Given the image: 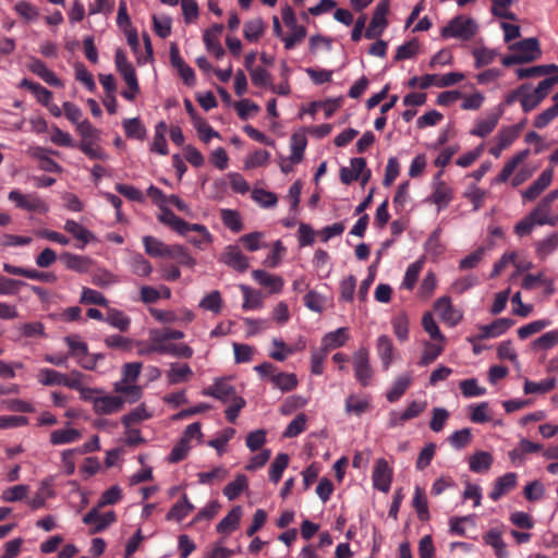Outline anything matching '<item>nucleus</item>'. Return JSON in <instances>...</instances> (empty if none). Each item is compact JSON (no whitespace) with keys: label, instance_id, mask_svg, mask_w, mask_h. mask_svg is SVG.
Segmentation results:
<instances>
[{"label":"nucleus","instance_id":"f257e3e1","mask_svg":"<svg viewBox=\"0 0 558 558\" xmlns=\"http://www.w3.org/2000/svg\"><path fill=\"white\" fill-rule=\"evenodd\" d=\"M80 399L92 404L96 415H111L120 412L125 403L122 396L111 395L99 387H89L83 381L78 389Z\"/></svg>","mask_w":558,"mask_h":558},{"label":"nucleus","instance_id":"f03ea898","mask_svg":"<svg viewBox=\"0 0 558 558\" xmlns=\"http://www.w3.org/2000/svg\"><path fill=\"white\" fill-rule=\"evenodd\" d=\"M36 378L43 386H64L78 392L85 375L78 371H73L66 375L52 368L41 367L38 369Z\"/></svg>","mask_w":558,"mask_h":558},{"label":"nucleus","instance_id":"7ed1b4c3","mask_svg":"<svg viewBox=\"0 0 558 558\" xmlns=\"http://www.w3.org/2000/svg\"><path fill=\"white\" fill-rule=\"evenodd\" d=\"M477 31L478 25L474 19L466 15H458L442 27L440 35L445 39L454 38L466 41L473 38Z\"/></svg>","mask_w":558,"mask_h":558},{"label":"nucleus","instance_id":"20e7f679","mask_svg":"<svg viewBox=\"0 0 558 558\" xmlns=\"http://www.w3.org/2000/svg\"><path fill=\"white\" fill-rule=\"evenodd\" d=\"M352 365L357 383L363 387L369 386L374 377V369L371 365L369 352L366 348L362 347L353 353Z\"/></svg>","mask_w":558,"mask_h":558},{"label":"nucleus","instance_id":"39448f33","mask_svg":"<svg viewBox=\"0 0 558 558\" xmlns=\"http://www.w3.org/2000/svg\"><path fill=\"white\" fill-rule=\"evenodd\" d=\"M8 198L17 208L26 211L45 214L49 210L48 204L35 193L24 194L19 190H12L8 194Z\"/></svg>","mask_w":558,"mask_h":558},{"label":"nucleus","instance_id":"423d86ee","mask_svg":"<svg viewBox=\"0 0 558 558\" xmlns=\"http://www.w3.org/2000/svg\"><path fill=\"white\" fill-rule=\"evenodd\" d=\"M434 311L440 320L449 327L459 325L463 319V311L452 304L449 296H441L434 303Z\"/></svg>","mask_w":558,"mask_h":558},{"label":"nucleus","instance_id":"0eeeda50","mask_svg":"<svg viewBox=\"0 0 558 558\" xmlns=\"http://www.w3.org/2000/svg\"><path fill=\"white\" fill-rule=\"evenodd\" d=\"M389 12V1L383 0L377 3L371 23L365 31V37L367 39H375L383 35L388 26L387 14Z\"/></svg>","mask_w":558,"mask_h":558},{"label":"nucleus","instance_id":"6e6552de","mask_svg":"<svg viewBox=\"0 0 558 558\" xmlns=\"http://www.w3.org/2000/svg\"><path fill=\"white\" fill-rule=\"evenodd\" d=\"M509 49L512 52H515L521 64L533 62V61L539 59L542 56L539 43L534 37L525 38L518 43L511 44L509 46Z\"/></svg>","mask_w":558,"mask_h":558},{"label":"nucleus","instance_id":"1a4fd4ad","mask_svg":"<svg viewBox=\"0 0 558 558\" xmlns=\"http://www.w3.org/2000/svg\"><path fill=\"white\" fill-rule=\"evenodd\" d=\"M522 126L517 124L501 129L494 138L495 144L489 148V154L499 158L501 153L519 137Z\"/></svg>","mask_w":558,"mask_h":558},{"label":"nucleus","instance_id":"9d476101","mask_svg":"<svg viewBox=\"0 0 558 558\" xmlns=\"http://www.w3.org/2000/svg\"><path fill=\"white\" fill-rule=\"evenodd\" d=\"M425 409V401H412L404 411H391L389 413L388 426L390 428L402 426L404 422L417 417Z\"/></svg>","mask_w":558,"mask_h":558},{"label":"nucleus","instance_id":"9b49d317","mask_svg":"<svg viewBox=\"0 0 558 558\" xmlns=\"http://www.w3.org/2000/svg\"><path fill=\"white\" fill-rule=\"evenodd\" d=\"M452 199V189L442 180H440V173L437 174L433 183V193L428 197V201L436 205L437 210L440 211L448 207Z\"/></svg>","mask_w":558,"mask_h":558},{"label":"nucleus","instance_id":"f8f14e48","mask_svg":"<svg viewBox=\"0 0 558 558\" xmlns=\"http://www.w3.org/2000/svg\"><path fill=\"white\" fill-rule=\"evenodd\" d=\"M99 508L98 506L93 508L83 518V522L92 526V533L104 531L117 520V515L113 511L100 513Z\"/></svg>","mask_w":558,"mask_h":558},{"label":"nucleus","instance_id":"ddd939ff","mask_svg":"<svg viewBox=\"0 0 558 558\" xmlns=\"http://www.w3.org/2000/svg\"><path fill=\"white\" fill-rule=\"evenodd\" d=\"M554 170L547 168L538 175V178L524 191L521 192L523 201L532 202L536 199L551 183Z\"/></svg>","mask_w":558,"mask_h":558},{"label":"nucleus","instance_id":"4468645a","mask_svg":"<svg viewBox=\"0 0 558 558\" xmlns=\"http://www.w3.org/2000/svg\"><path fill=\"white\" fill-rule=\"evenodd\" d=\"M372 480L374 487L378 490L387 493L390 489L392 482V470L385 459H378L376 461Z\"/></svg>","mask_w":558,"mask_h":558},{"label":"nucleus","instance_id":"2eb2a0df","mask_svg":"<svg viewBox=\"0 0 558 558\" xmlns=\"http://www.w3.org/2000/svg\"><path fill=\"white\" fill-rule=\"evenodd\" d=\"M252 277L259 286L266 288L270 294H278L283 290L284 280L278 275L255 269L252 271Z\"/></svg>","mask_w":558,"mask_h":558},{"label":"nucleus","instance_id":"dca6fc26","mask_svg":"<svg viewBox=\"0 0 558 558\" xmlns=\"http://www.w3.org/2000/svg\"><path fill=\"white\" fill-rule=\"evenodd\" d=\"M220 260L227 266L239 270L245 271L248 268V258L235 245H228L225 247L220 256Z\"/></svg>","mask_w":558,"mask_h":558},{"label":"nucleus","instance_id":"f3484780","mask_svg":"<svg viewBox=\"0 0 558 558\" xmlns=\"http://www.w3.org/2000/svg\"><path fill=\"white\" fill-rule=\"evenodd\" d=\"M518 485V475L514 472H508L496 478L489 498L494 501L514 489Z\"/></svg>","mask_w":558,"mask_h":558},{"label":"nucleus","instance_id":"a211bd4d","mask_svg":"<svg viewBox=\"0 0 558 558\" xmlns=\"http://www.w3.org/2000/svg\"><path fill=\"white\" fill-rule=\"evenodd\" d=\"M204 395L214 397L223 403H230L234 399L240 398L234 388L223 379L215 380L214 385L204 391Z\"/></svg>","mask_w":558,"mask_h":558},{"label":"nucleus","instance_id":"6ab92c4d","mask_svg":"<svg viewBox=\"0 0 558 558\" xmlns=\"http://www.w3.org/2000/svg\"><path fill=\"white\" fill-rule=\"evenodd\" d=\"M63 229L78 242L76 245L78 248H84L89 242L96 240V236L92 231L75 220H66L64 222Z\"/></svg>","mask_w":558,"mask_h":558},{"label":"nucleus","instance_id":"aec40b11","mask_svg":"<svg viewBox=\"0 0 558 558\" xmlns=\"http://www.w3.org/2000/svg\"><path fill=\"white\" fill-rule=\"evenodd\" d=\"M376 352L381 362L383 369H389L395 361V347L392 340L388 336L381 335L378 337L376 342Z\"/></svg>","mask_w":558,"mask_h":558},{"label":"nucleus","instance_id":"412c9836","mask_svg":"<svg viewBox=\"0 0 558 558\" xmlns=\"http://www.w3.org/2000/svg\"><path fill=\"white\" fill-rule=\"evenodd\" d=\"M349 338V331L345 327L327 332L322 339L320 350L328 354L329 351L343 347Z\"/></svg>","mask_w":558,"mask_h":558},{"label":"nucleus","instance_id":"4be33fe9","mask_svg":"<svg viewBox=\"0 0 558 558\" xmlns=\"http://www.w3.org/2000/svg\"><path fill=\"white\" fill-rule=\"evenodd\" d=\"M483 541L490 546L497 558H508L507 544L502 538V532L497 529H490L483 535Z\"/></svg>","mask_w":558,"mask_h":558},{"label":"nucleus","instance_id":"5701e85b","mask_svg":"<svg viewBox=\"0 0 558 558\" xmlns=\"http://www.w3.org/2000/svg\"><path fill=\"white\" fill-rule=\"evenodd\" d=\"M499 118L500 113H490L485 118L477 119L470 134L477 137H486L496 129Z\"/></svg>","mask_w":558,"mask_h":558},{"label":"nucleus","instance_id":"b1692460","mask_svg":"<svg viewBox=\"0 0 558 558\" xmlns=\"http://www.w3.org/2000/svg\"><path fill=\"white\" fill-rule=\"evenodd\" d=\"M28 69L47 84L54 87H63L62 81L41 60L33 59L28 64Z\"/></svg>","mask_w":558,"mask_h":558},{"label":"nucleus","instance_id":"393cba45","mask_svg":"<svg viewBox=\"0 0 558 558\" xmlns=\"http://www.w3.org/2000/svg\"><path fill=\"white\" fill-rule=\"evenodd\" d=\"M513 320L510 318H499L492 324L480 327V339L496 338L505 333L511 326Z\"/></svg>","mask_w":558,"mask_h":558},{"label":"nucleus","instance_id":"a878e982","mask_svg":"<svg viewBox=\"0 0 558 558\" xmlns=\"http://www.w3.org/2000/svg\"><path fill=\"white\" fill-rule=\"evenodd\" d=\"M54 496L52 487V480L45 478L40 482L37 493L32 499L28 500V505L32 509L37 510L45 507L47 499Z\"/></svg>","mask_w":558,"mask_h":558},{"label":"nucleus","instance_id":"bb28decb","mask_svg":"<svg viewBox=\"0 0 558 558\" xmlns=\"http://www.w3.org/2000/svg\"><path fill=\"white\" fill-rule=\"evenodd\" d=\"M81 437V432L68 424L65 427L54 429L50 433V442L53 446L68 445L77 441Z\"/></svg>","mask_w":558,"mask_h":558},{"label":"nucleus","instance_id":"cd10ccee","mask_svg":"<svg viewBox=\"0 0 558 558\" xmlns=\"http://www.w3.org/2000/svg\"><path fill=\"white\" fill-rule=\"evenodd\" d=\"M242 514L243 510L241 506L233 507L229 513L217 524V532L227 535L235 531L240 524Z\"/></svg>","mask_w":558,"mask_h":558},{"label":"nucleus","instance_id":"c85d7f7f","mask_svg":"<svg viewBox=\"0 0 558 558\" xmlns=\"http://www.w3.org/2000/svg\"><path fill=\"white\" fill-rule=\"evenodd\" d=\"M412 384V376L410 373L399 375L392 383L391 387L386 393L389 402H397Z\"/></svg>","mask_w":558,"mask_h":558},{"label":"nucleus","instance_id":"c756f323","mask_svg":"<svg viewBox=\"0 0 558 558\" xmlns=\"http://www.w3.org/2000/svg\"><path fill=\"white\" fill-rule=\"evenodd\" d=\"M366 168L364 158H353L349 167H343L340 170V180L344 184H350L356 181Z\"/></svg>","mask_w":558,"mask_h":558},{"label":"nucleus","instance_id":"7c9ffc66","mask_svg":"<svg viewBox=\"0 0 558 558\" xmlns=\"http://www.w3.org/2000/svg\"><path fill=\"white\" fill-rule=\"evenodd\" d=\"M494 462L493 456L487 451H476L469 458V468L474 473H486Z\"/></svg>","mask_w":558,"mask_h":558},{"label":"nucleus","instance_id":"2f4dec72","mask_svg":"<svg viewBox=\"0 0 558 558\" xmlns=\"http://www.w3.org/2000/svg\"><path fill=\"white\" fill-rule=\"evenodd\" d=\"M371 407V398L368 396L349 395L345 399V412L348 414L362 415Z\"/></svg>","mask_w":558,"mask_h":558},{"label":"nucleus","instance_id":"473e14b6","mask_svg":"<svg viewBox=\"0 0 558 558\" xmlns=\"http://www.w3.org/2000/svg\"><path fill=\"white\" fill-rule=\"evenodd\" d=\"M61 259L63 260V263L68 269H71V270H74V271H77L81 274L87 272L93 264V260L89 257L83 256V255H76V254H72V253H64L61 256Z\"/></svg>","mask_w":558,"mask_h":558},{"label":"nucleus","instance_id":"72a5a7b5","mask_svg":"<svg viewBox=\"0 0 558 558\" xmlns=\"http://www.w3.org/2000/svg\"><path fill=\"white\" fill-rule=\"evenodd\" d=\"M270 381L275 388L282 392H289L296 388L299 381L293 373L276 372L271 374Z\"/></svg>","mask_w":558,"mask_h":558},{"label":"nucleus","instance_id":"f704fd0d","mask_svg":"<svg viewBox=\"0 0 558 558\" xmlns=\"http://www.w3.org/2000/svg\"><path fill=\"white\" fill-rule=\"evenodd\" d=\"M529 149H524L515 154L509 161L506 162L498 177L495 178L494 183L507 182L514 172L515 168L529 156Z\"/></svg>","mask_w":558,"mask_h":558},{"label":"nucleus","instance_id":"c9c22d12","mask_svg":"<svg viewBox=\"0 0 558 558\" xmlns=\"http://www.w3.org/2000/svg\"><path fill=\"white\" fill-rule=\"evenodd\" d=\"M143 244L146 254L151 257H165L170 254L171 246H168L157 238L145 235L143 236Z\"/></svg>","mask_w":558,"mask_h":558},{"label":"nucleus","instance_id":"e433bc0d","mask_svg":"<svg viewBox=\"0 0 558 558\" xmlns=\"http://www.w3.org/2000/svg\"><path fill=\"white\" fill-rule=\"evenodd\" d=\"M240 290L243 294L242 308L245 311L260 310L264 306V301L260 292L253 290L252 288L240 284Z\"/></svg>","mask_w":558,"mask_h":558},{"label":"nucleus","instance_id":"4c0bfd02","mask_svg":"<svg viewBox=\"0 0 558 558\" xmlns=\"http://www.w3.org/2000/svg\"><path fill=\"white\" fill-rule=\"evenodd\" d=\"M131 271L138 277H148L153 272V266L142 254L135 253L128 260Z\"/></svg>","mask_w":558,"mask_h":558},{"label":"nucleus","instance_id":"58836bf2","mask_svg":"<svg viewBox=\"0 0 558 558\" xmlns=\"http://www.w3.org/2000/svg\"><path fill=\"white\" fill-rule=\"evenodd\" d=\"M192 375L193 371L187 364L172 363L167 372V378L172 385L187 381Z\"/></svg>","mask_w":558,"mask_h":558},{"label":"nucleus","instance_id":"ea45409f","mask_svg":"<svg viewBox=\"0 0 558 558\" xmlns=\"http://www.w3.org/2000/svg\"><path fill=\"white\" fill-rule=\"evenodd\" d=\"M153 416V413L146 408L145 404H140L129 413L122 416L121 423L123 427H128L129 425H135L142 423L144 421L149 420Z\"/></svg>","mask_w":558,"mask_h":558},{"label":"nucleus","instance_id":"a19ab883","mask_svg":"<svg viewBox=\"0 0 558 558\" xmlns=\"http://www.w3.org/2000/svg\"><path fill=\"white\" fill-rule=\"evenodd\" d=\"M194 506L189 501L186 495H184L179 501H177L166 515L167 520L181 521L192 512Z\"/></svg>","mask_w":558,"mask_h":558},{"label":"nucleus","instance_id":"79ce46f5","mask_svg":"<svg viewBox=\"0 0 558 558\" xmlns=\"http://www.w3.org/2000/svg\"><path fill=\"white\" fill-rule=\"evenodd\" d=\"M167 133V124L163 121H160L155 126V135L151 143L150 150L156 151L159 155L168 154V145L166 141Z\"/></svg>","mask_w":558,"mask_h":558},{"label":"nucleus","instance_id":"37998d69","mask_svg":"<svg viewBox=\"0 0 558 558\" xmlns=\"http://www.w3.org/2000/svg\"><path fill=\"white\" fill-rule=\"evenodd\" d=\"M551 205V202L543 197L538 205L531 211L533 217H535L538 220V226L555 223L554 219L550 216Z\"/></svg>","mask_w":558,"mask_h":558},{"label":"nucleus","instance_id":"c03bdc74","mask_svg":"<svg viewBox=\"0 0 558 558\" xmlns=\"http://www.w3.org/2000/svg\"><path fill=\"white\" fill-rule=\"evenodd\" d=\"M105 322L120 331H126L131 324L130 317L117 308H109Z\"/></svg>","mask_w":558,"mask_h":558},{"label":"nucleus","instance_id":"a18cd8bd","mask_svg":"<svg viewBox=\"0 0 558 558\" xmlns=\"http://www.w3.org/2000/svg\"><path fill=\"white\" fill-rule=\"evenodd\" d=\"M499 56L498 50L481 47L473 50L474 65L476 69L492 64L495 59Z\"/></svg>","mask_w":558,"mask_h":558},{"label":"nucleus","instance_id":"49530a36","mask_svg":"<svg viewBox=\"0 0 558 558\" xmlns=\"http://www.w3.org/2000/svg\"><path fill=\"white\" fill-rule=\"evenodd\" d=\"M412 505L420 520L427 521L429 519L427 499L425 497L424 490L418 486H416L414 489Z\"/></svg>","mask_w":558,"mask_h":558},{"label":"nucleus","instance_id":"de8ad7c7","mask_svg":"<svg viewBox=\"0 0 558 558\" xmlns=\"http://www.w3.org/2000/svg\"><path fill=\"white\" fill-rule=\"evenodd\" d=\"M222 298L219 291L215 290L210 293L206 294L201 301H199V307L209 311L214 314H219L222 310Z\"/></svg>","mask_w":558,"mask_h":558},{"label":"nucleus","instance_id":"09e8293b","mask_svg":"<svg viewBox=\"0 0 558 558\" xmlns=\"http://www.w3.org/2000/svg\"><path fill=\"white\" fill-rule=\"evenodd\" d=\"M444 351V342H425L424 350L420 360L421 366H426L434 362Z\"/></svg>","mask_w":558,"mask_h":558},{"label":"nucleus","instance_id":"8fccbe9b","mask_svg":"<svg viewBox=\"0 0 558 558\" xmlns=\"http://www.w3.org/2000/svg\"><path fill=\"white\" fill-rule=\"evenodd\" d=\"M307 141L306 137L302 134H293L290 141V161L292 163H299L303 159V153L305 150Z\"/></svg>","mask_w":558,"mask_h":558},{"label":"nucleus","instance_id":"3c124183","mask_svg":"<svg viewBox=\"0 0 558 558\" xmlns=\"http://www.w3.org/2000/svg\"><path fill=\"white\" fill-rule=\"evenodd\" d=\"M64 342L68 344L70 349V354L77 359H82L87 355L88 348L87 343L81 339L77 335H71L64 338Z\"/></svg>","mask_w":558,"mask_h":558},{"label":"nucleus","instance_id":"603ef678","mask_svg":"<svg viewBox=\"0 0 558 558\" xmlns=\"http://www.w3.org/2000/svg\"><path fill=\"white\" fill-rule=\"evenodd\" d=\"M158 220L161 223L169 226L172 230H174L179 234H181L182 228L185 227V221L183 219H181L180 217H178L177 215H174L171 210H169L167 208V206L162 207L160 209V214L158 215Z\"/></svg>","mask_w":558,"mask_h":558},{"label":"nucleus","instance_id":"864d4df0","mask_svg":"<svg viewBox=\"0 0 558 558\" xmlns=\"http://www.w3.org/2000/svg\"><path fill=\"white\" fill-rule=\"evenodd\" d=\"M558 247V234L553 233L535 244V250L541 258H546Z\"/></svg>","mask_w":558,"mask_h":558},{"label":"nucleus","instance_id":"5fc2aeb1","mask_svg":"<svg viewBox=\"0 0 558 558\" xmlns=\"http://www.w3.org/2000/svg\"><path fill=\"white\" fill-rule=\"evenodd\" d=\"M288 464L289 456L287 453L277 454L269 469V480L274 483H278Z\"/></svg>","mask_w":558,"mask_h":558},{"label":"nucleus","instance_id":"6e6d98bb","mask_svg":"<svg viewBox=\"0 0 558 558\" xmlns=\"http://www.w3.org/2000/svg\"><path fill=\"white\" fill-rule=\"evenodd\" d=\"M243 33H244V37L246 40L252 41V43L257 41L264 33L263 20L259 17H256V19L247 21L244 24Z\"/></svg>","mask_w":558,"mask_h":558},{"label":"nucleus","instance_id":"4d7b16f0","mask_svg":"<svg viewBox=\"0 0 558 558\" xmlns=\"http://www.w3.org/2000/svg\"><path fill=\"white\" fill-rule=\"evenodd\" d=\"M423 265H424V260L418 259L408 266L403 281H402L403 288H405L408 290H412L414 288V286L417 281V278L423 269Z\"/></svg>","mask_w":558,"mask_h":558},{"label":"nucleus","instance_id":"13d9d810","mask_svg":"<svg viewBox=\"0 0 558 558\" xmlns=\"http://www.w3.org/2000/svg\"><path fill=\"white\" fill-rule=\"evenodd\" d=\"M556 387V379L555 378H546L544 380H541L538 383L525 380L524 383V392L526 395L531 393H545L550 390H553Z\"/></svg>","mask_w":558,"mask_h":558},{"label":"nucleus","instance_id":"bf43d9fd","mask_svg":"<svg viewBox=\"0 0 558 558\" xmlns=\"http://www.w3.org/2000/svg\"><path fill=\"white\" fill-rule=\"evenodd\" d=\"M470 420L476 424H483L490 421L489 404L482 402L480 404H473L469 407Z\"/></svg>","mask_w":558,"mask_h":558},{"label":"nucleus","instance_id":"052dcab7","mask_svg":"<svg viewBox=\"0 0 558 558\" xmlns=\"http://www.w3.org/2000/svg\"><path fill=\"white\" fill-rule=\"evenodd\" d=\"M242 322L245 327V335L248 338L254 337L269 328L268 320L264 318L244 317Z\"/></svg>","mask_w":558,"mask_h":558},{"label":"nucleus","instance_id":"680f3d73","mask_svg":"<svg viewBox=\"0 0 558 558\" xmlns=\"http://www.w3.org/2000/svg\"><path fill=\"white\" fill-rule=\"evenodd\" d=\"M14 11L25 21L34 22L39 16V10L34 4L21 0L14 4Z\"/></svg>","mask_w":558,"mask_h":558},{"label":"nucleus","instance_id":"e2e57ef3","mask_svg":"<svg viewBox=\"0 0 558 558\" xmlns=\"http://www.w3.org/2000/svg\"><path fill=\"white\" fill-rule=\"evenodd\" d=\"M247 487V478L243 474L236 475L235 480L223 488V495L229 499H235Z\"/></svg>","mask_w":558,"mask_h":558},{"label":"nucleus","instance_id":"0e129e2a","mask_svg":"<svg viewBox=\"0 0 558 558\" xmlns=\"http://www.w3.org/2000/svg\"><path fill=\"white\" fill-rule=\"evenodd\" d=\"M234 434V428H225L214 439L208 441V446L215 448L218 454L221 456L226 451V446L233 438Z\"/></svg>","mask_w":558,"mask_h":558},{"label":"nucleus","instance_id":"69168bd1","mask_svg":"<svg viewBox=\"0 0 558 558\" xmlns=\"http://www.w3.org/2000/svg\"><path fill=\"white\" fill-rule=\"evenodd\" d=\"M29 492V487L24 484L14 485L2 492L1 498L7 502H15L24 499Z\"/></svg>","mask_w":558,"mask_h":558},{"label":"nucleus","instance_id":"338daca9","mask_svg":"<svg viewBox=\"0 0 558 558\" xmlns=\"http://www.w3.org/2000/svg\"><path fill=\"white\" fill-rule=\"evenodd\" d=\"M459 387L465 398L481 397L486 393V389L481 387L475 378L461 380Z\"/></svg>","mask_w":558,"mask_h":558},{"label":"nucleus","instance_id":"774afa93","mask_svg":"<svg viewBox=\"0 0 558 558\" xmlns=\"http://www.w3.org/2000/svg\"><path fill=\"white\" fill-rule=\"evenodd\" d=\"M558 344V328L543 333L533 342L535 349L549 350Z\"/></svg>","mask_w":558,"mask_h":558}]
</instances>
